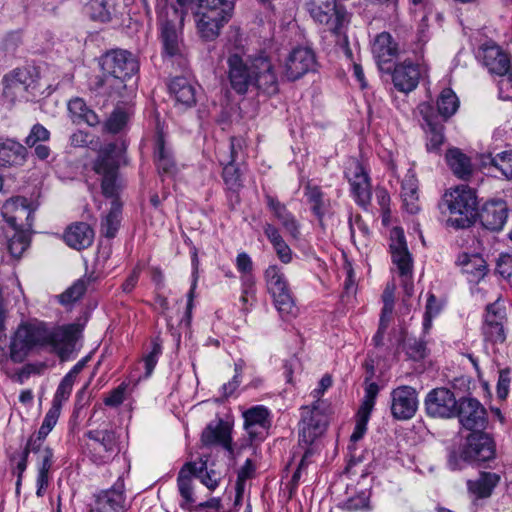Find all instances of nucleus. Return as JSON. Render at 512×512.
I'll return each mask as SVG.
<instances>
[{"instance_id": "f257e3e1", "label": "nucleus", "mask_w": 512, "mask_h": 512, "mask_svg": "<svg viewBox=\"0 0 512 512\" xmlns=\"http://www.w3.org/2000/svg\"><path fill=\"white\" fill-rule=\"evenodd\" d=\"M80 332L76 324L49 329L42 322H24L11 337L10 359L22 363L34 350L50 347L61 360H67L75 349Z\"/></svg>"}, {"instance_id": "f03ea898", "label": "nucleus", "mask_w": 512, "mask_h": 512, "mask_svg": "<svg viewBox=\"0 0 512 512\" xmlns=\"http://www.w3.org/2000/svg\"><path fill=\"white\" fill-rule=\"evenodd\" d=\"M227 65L230 85L238 94H245L251 85L270 95L278 92V78L268 57L244 60L240 55L232 54Z\"/></svg>"}, {"instance_id": "7ed1b4c3", "label": "nucleus", "mask_w": 512, "mask_h": 512, "mask_svg": "<svg viewBox=\"0 0 512 512\" xmlns=\"http://www.w3.org/2000/svg\"><path fill=\"white\" fill-rule=\"evenodd\" d=\"M104 76L98 87L109 97L128 98L137 88L139 63L136 57L126 50H114L103 58Z\"/></svg>"}, {"instance_id": "20e7f679", "label": "nucleus", "mask_w": 512, "mask_h": 512, "mask_svg": "<svg viewBox=\"0 0 512 512\" xmlns=\"http://www.w3.org/2000/svg\"><path fill=\"white\" fill-rule=\"evenodd\" d=\"M186 12L174 5L165 6L158 16L159 38L163 53L169 57L181 55L184 49L183 26Z\"/></svg>"}, {"instance_id": "39448f33", "label": "nucleus", "mask_w": 512, "mask_h": 512, "mask_svg": "<svg viewBox=\"0 0 512 512\" xmlns=\"http://www.w3.org/2000/svg\"><path fill=\"white\" fill-rule=\"evenodd\" d=\"M444 203L450 216L447 225L454 228H465L471 224V217L476 209L477 199L473 189L467 185H459L444 194Z\"/></svg>"}, {"instance_id": "423d86ee", "label": "nucleus", "mask_w": 512, "mask_h": 512, "mask_svg": "<svg viewBox=\"0 0 512 512\" xmlns=\"http://www.w3.org/2000/svg\"><path fill=\"white\" fill-rule=\"evenodd\" d=\"M307 10L313 20L335 35L344 34L350 18L345 7L337 0H307Z\"/></svg>"}, {"instance_id": "0eeeda50", "label": "nucleus", "mask_w": 512, "mask_h": 512, "mask_svg": "<svg viewBox=\"0 0 512 512\" xmlns=\"http://www.w3.org/2000/svg\"><path fill=\"white\" fill-rule=\"evenodd\" d=\"M85 436L87 456L96 465L106 464L118 454V436L112 427L90 429Z\"/></svg>"}, {"instance_id": "6e6552de", "label": "nucleus", "mask_w": 512, "mask_h": 512, "mask_svg": "<svg viewBox=\"0 0 512 512\" xmlns=\"http://www.w3.org/2000/svg\"><path fill=\"white\" fill-rule=\"evenodd\" d=\"M390 241L392 263L401 278L405 294L411 296L413 294V259L408 250L403 230L394 227L390 233Z\"/></svg>"}, {"instance_id": "1a4fd4ad", "label": "nucleus", "mask_w": 512, "mask_h": 512, "mask_svg": "<svg viewBox=\"0 0 512 512\" xmlns=\"http://www.w3.org/2000/svg\"><path fill=\"white\" fill-rule=\"evenodd\" d=\"M495 452V443L488 434L483 433L482 430L471 432L460 457L451 455L448 465L452 470L461 469L462 461L486 462L495 457Z\"/></svg>"}, {"instance_id": "9d476101", "label": "nucleus", "mask_w": 512, "mask_h": 512, "mask_svg": "<svg viewBox=\"0 0 512 512\" xmlns=\"http://www.w3.org/2000/svg\"><path fill=\"white\" fill-rule=\"evenodd\" d=\"M122 153L123 148L110 143L100 150L94 163L95 172L102 175V191L107 197H112L116 193L117 170Z\"/></svg>"}, {"instance_id": "9b49d317", "label": "nucleus", "mask_w": 512, "mask_h": 512, "mask_svg": "<svg viewBox=\"0 0 512 512\" xmlns=\"http://www.w3.org/2000/svg\"><path fill=\"white\" fill-rule=\"evenodd\" d=\"M328 405L325 402L314 403L304 407L299 423V439L305 444H312L326 430L328 425Z\"/></svg>"}, {"instance_id": "f8f14e48", "label": "nucleus", "mask_w": 512, "mask_h": 512, "mask_svg": "<svg viewBox=\"0 0 512 512\" xmlns=\"http://www.w3.org/2000/svg\"><path fill=\"white\" fill-rule=\"evenodd\" d=\"M316 56L309 47H296L282 63V77L288 81H296L307 73L314 71Z\"/></svg>"}, {"instance_id": "ddd939ff", "label": "nucleus", "mask_w": 512, "mask_h": 512, "mask_svg": "<svg viewBox=\"0 0 512 512\" xmlns=\"http://www.w3.org/2000/svg\"><path fill=\"white\" fill-rule=\"evenodd\" d=\"M1 215L14 230H31L34 210L25 197L16 196L4 202Z\"/></svg>"}, {"instance_id": "4468645a", "label": "nucleus", "mask_w": 512, "mask_h": 512, "mask_svg": "<svg viewBox=\"0 0 512 512\" xmlns=\"http://www.w3.org/2000/svg\"><path fill=\"white\" fill-rule=\"evenodd\" d=\"M345 175L351 185V190L356 202L362 207H367L371 201V185L369 176L357 159H351L347 163Z\"/></svg>"}, {"instance_id": "2eb2a0df", "label": "nucleus", "mask_w": 512, "mask_h": 512, "mask_svg": "<svg viewBox=\"0 0 512 512\" xmlns=\"http://www.w3.org/2000/svg\"><path fill=\"white\" fill-rule=\"evenodd\" d=\"M458 403L452 391L436 388L427 394L425 408L431 417L452 418L456 416Z\"/></svg>"}, {"instance_id": "dca6fc26", "label": "nucleus", "mask_w": 512, "mask_h": 512, "mask_svg": "<svg viewBox=\"0 0 512 512\" xmlns=\"http://www.w3.org/2000/svg\"><path fill=\"white\" fill-rule=\"evenodd\" d=\"M391 414L397 420L411 419L418 408L417 392L410 386H400L391 391Z\"/></svg>"}, {"instance_id": "f3484780", "label": "nucleus", "mask_w": 512, "mask_h": 512, "mask_svg": "<svg viewBox=\"0 0 512 512\" xmlns=\"http://www.w3.org/2000/svg\"><path fill=\"white\" fill-rule=\"evenodd\" d=\"M477 57L491 74L504 76L511 69L510 56L494 42L481 45Z\"/></svg>"}, {"instance_id": "a211bd4d", "label": "nucleus", "mask_w": 512, "mask_h": 512, "mask_svg": "<svg viewBox=\"0 0 512 512\" xmlns=\"http://www.w3.org/2000/svg\"><path fill=\"white\" fill-rule=\"evenodd\" d=\"M456 416L462 426L472 432L481 431L487 423L485 408L474 398L461 399Z\"/></svg>"}, {"instance_id": "6ab92c4d", "label": "nucleus", "mask_w": 512, "mask_h": 512, "mask_svg": "<svg viewBox=\"0 0 512 512\" xmlns=\"http://www.w3.org/2000/svg\"><path fill=\"white\" fill-rule=\"evenodd\" d=\"M244 429L251 439H262L271 426V413L264 405L253 406L243 412Z\"/></svg>"}, {"instance_id": "aec40b11", "label": "nucleus", "mask_w": 512, "mask_h": 512, "mask_svg": "<svg viewBox=\"0 0 512 512\" xmlns=\"http://www.w3.org/2000/svg\"><path fill=\"white\" fill-rule=\"evenodd\" d=\"M4 82V96L11 102L16 100H27V93L33 83L32 78L26 70L16 69L11 74L6 75Z\"/></svg>"}, {"instance_id": "412c9836", "label": "nucleus", "mask_w": 512, "mask_h": 512, "mask_svg": "<svg viewBox=\"0 0 512 512\" xmlns=\"http://www.w3.org/2000/svg\"><path fill=\"white\" fill-rule=\"evenodd\" d=\"M198 34L207 41L214 40L220 34V29L228 21L229 15H222L217 10L211 13L194 10Z\"/></svg>"}, {"instance_id": "4be33fe9", "label": "nucleus", "mask_w": 512, "mask_h": 512, "mask_svg": "<svg viewBox=\"0 0 512 512\" xmlns=\"http://www.w3.org/2000/svg\"><path fill=\"white\" fill-rule=\"evenodd\" d=\"M482 225L491 231H500L508 218V206L503 200L486 202L479 214Z\"/></svg>"}, {"instance_id": "5701e85b", "label": "nucleus", "mask_w": 512, "mask_h": 512, "mask_svg": "<svg viewBox=\"0 0 512 512\" xmlns=\"http://www.w3.org/2000/svg\"><path fill=\"white\" fill-rule=\"evenodd\" d=\"M456 265L471 284H478L489 271L486 261L478 254L462 253L458 256Z\"/></svg>"}, {"instance_id": "b1692460", "label": "nucleus", "mask_w": 512, "mask_h": 512, "mask_svg": "<svg viewBox=\"0 0 512 512\" xmlns=\"http://www.w3.org/2000/svg\"><path fill=\"white\" fill-rule=\"evenodd\" d=\"M420 77L421 70L419 65L413 64L410 61H404L396 65L392 80L397 90L409 93L418 86Z\"/></svg>"}, {"instance_id": "393cba45", "label": "nucleus", "mask_w": 512, "mask_h": 512, "mask_svg": "<svg viewBox=\"0 0 512 512\" xmlns=\"http://www.w3.org/2000/svg\"><path fill=\"white\" fill-rule=\"evenodd\" d=\"M266 204L274 217L280 222L283 229L292 239L298 240L301 236L300 223L296 217L287 209L286 205L271 195H266Z\"/></svg>"}, {"instance_id": "a878e982", "label": "nucleus", "mask_w": 512, "mask_h": 512, "mask_svg": "<svg viewBox=\"0 0 512 512\" xmlns=\"http://www.w3.org/2000/svg\"><path fill=\"white\" fill-rule=\"evenodd\" d=\"M91 512H125V496L122 489L113 487L95 496Z\"/></svg>"}, {"instance_id": "bb28decb", "label": "nucleus", "mask_w": 512, "mask_h": 512, "mask_svg": "<svg viewBox=\"0 0 512 512\" xmlns=\"http://www.w3.org/2000/svg\"><path fill=\"white\" fill-rule=\"evenodd\" d=\"M398 51V44L388 32L378 34L372 43V53L382 70L385 64L397 57Z\"/></svg>"}, {"instance_id": "cd10ccee", "label": "nucleus", "mask_w": 512, "mask_h": 512, "mask_svg": "<svg viewBox=\"0 0 512 512\" xmlns=\"http://www.w3.org/2000/svg\"><path fill=\"white\" fill-rule=\"evenodd\" d=\"M503 314L500 309H496L495 304L487 306L485 315L483 334L486 340L492 343H503L506 339L503 327Z\"/></svg>"}, {"instance_id": "c85d7f7f", "label": "nucleus", "mask_w": 512, "mask_h": 512, "mask_svg": "<svg viewBox=\"0 0 512 512\" xmlns=\"http://www.w3.org/2000/svg\"><path fill=\"white\" fill-rule=\"evenodd\" d=\"M196 474L197 464L192 462L186 463L178 474L177 486L182 498L180 507L183 509L190 510L196 502L192 485V477Z\"/></svg>"}, {"instance_id": "c756f323", "label": "nucleus", "mask_w": 512, "mask_h": 512, "mask_svg": "<svg viewBox=\"0 0 512 512\" xmlns=\"http://www.w3.org/2000/svg\"><path fill=\"white\" fill-rule=\"evenodd\" d=\"M64 240L71 248L82 250L92 245L94 240V231L89 224L76 222L66 229L64 233Z\"/></svg>"}, {"instance_id": "7c9ffc66", "label": "nucleus", "mask_w": 512, "mask_h": 512, "mask_svg": "<svg viewBox=\"0 0 512 512\" xmlns=\"http://www.w3.org/2000/svg\"><path fill=\"white\" fill-rule=\"evenodd\" d=\"M26 148L12 139L0 138V166L11 167L24 164Z\"/></svg>"}, {"instance_id": "2f4dec72", "label": "nucleus", "mask_w": 512, "mask_h": 512, "mask_svg": "<svg viewBox=\"0 0 512 512\" xmlns=\"http://www.w3.org/2000/svg\"><path fill=\"white\" fill-rule=\"evenodd\" d=\"M169 91L174 97L176 105L188 108L196 103L194 86L184 77H176L169 84Z\"/></svg>"}, {"instance_id": "473e14b6", "label": "nucleus", "mask_w": 512, "mask_h": 512, "mask_svg": "<svg viewBox=\"0 0 512 512\" xmlns=\"http://www.w3.org/2000/svg\"><path fill=\"white\" fill-rule=\"evenodd\" d=\"M70 118L75 124L86 123L89 126H95L99 123L97 114L91 110L82 98H74L68 103Z\"/></svg>"}, {"instance_id": "72a5a7b5", "label": "nucleus", "mask_w": 512, "mask_h": 512, "mask_svg": "<svg viewBox=\"0 0 512 512\" xmlns=\"http://www.w3.org/2000/svg\"><path fill=\"white\" fill-rule=\"evenodd\" d=\"M403 205L405 209L415 214L420 210L419 196H418V184L415 174L412 170H409L405 179L402 182Z\"/></svg>"}, {"instance_id": "f704fd0d", "label": "nucleus", "mask_w": 512, "mask_h": 512, "mask_svg": "<svg viewBox=\"0 0 512 512\" xmlns=\"http://www.w3.org/2000/svg\"><path fill=\"white\" fill-rule=\"evenodd\" d=\"M446 162L454 175L459 179L467 180L472 175L471 161L459 149H449L446 153Z\"/></svg>"}, {"instance_id": "c9c22d12", "label": "nucleus", "mask_w": 512, "mask_h": 512, "mask_svg": "<svg viewBox=\"0 0 512 512\" xmlns=\"http://www.w3.org/2000/svg\"><path fill=\"white\" fill-rule=\"evenodd\" d=\"M263 229L264 234L272 244L279 260L284 264H289L293 259V252L285 242L278 228L270 223H266Z\"/></svg>"}, {"instance_id": "e433bc0d", "label": "nucleus", "mask_w": 512, "mask_h": 512, "mask_svg": "<svg viewBox=\"0 0 512 512\" xmlns=\"http://www.w3.org/2000/svg\"><path fill=\"white\" fill-rule=\"evenodd\" d=\"M500 476L496 473L483 472L476 480H469L467 487L470 493L477 498H487L499 483Z\"/></svg>"}, {"instance_id": "4c0bfd02", "label": "nucleus", "mask_w": 512, "mask_h": 512, "mask_svg": "<svg viewBox=\"0 0 512 512\" xmlns=\"http://www.w3.org/2000/svg\"><path fill=\"white\" fill-rule=\"evenodd\" d=\"M154 155L159 173L171 175L176 171V165L173 159L172 152L165 146L162 137H159L157 140Z\"/></svg>"}, {"instance_id": "58836bf2", "label": "nucleus", "mask_w": 512, "mask_h": 512, "mask_svg": "<svg viewBox=\"0 0 512 512\" xmlns=\"http://www.w3.org/2000/svg\"><path fill=\"white\" fill-rule=\"evenodd\" d=\"M264 278L270 295L283 292L290 288L284 272L277 265L268 266L265 270Z\"/></svg>"}, {"instance_id": "ea45409f", "label": "nucleus", "mask_w": 512, "mask_h": 512, "mask_svg": "<svg viewBox=\"0 0 512 512\" xmlns=\"http://www.w3.org/2000/svg\"><path fill=\"white\" fill-rule=\"evenodd\" d=\"M201 440L205 445L219 444L227 449L230 448L231 438L229 429L222 424H218L216 426H207V428L202 433Z\"/></svg>"}, {"instance_id": "a19ab883", "label": "nucleus", "mask_w": 512, "mask_h": 512, "mask_svg": "<svg viewBox=\"0 0 512 512\" xmlns=\"http://www.w3.org/2000/svg\"><path fill=\"white\" fill-rule=\"evenodd\" d=\"M459 100L451 88H445L441 91L437 99L438 114L447 119L457 111Z\"/></svg>"}, {"instance_id": "79ce46f5", "label": "nucleus", "mask_w": 512, "mask_h": 512, "mask_svg": "<svg viewBox=\"0 0 512 512\" xmlns=\"http://www.w3.org/2000/svg\"><path fill=\"white\" fill-rule=\"evenodd\" d=\"M121 207L117 201H113L109 213L101 223V232L108 238H113L120 226Z\"/></svg>"}, {"instance_id": "37998d69", "label": "nucleus", "mask_w": 512, "mask_h": 512, "mask_svg": "<svg viewBox=\"0 0 512 512\" xmlns=\"http://www.w3.org/2000/svg\"><path fill=\"white\" fill-rule=\"evenodd\" d=\"M274 301V305L280 315L284 317L294 316L296 314L295 301L290 288L283 292L275 293L271 295Z\"/></svg>"}, {"instance_id": "c03bdc74", "label": "nucleus", "mask_w": 512, "mask_h": 512, "mask_svg": "<svg viewBox=\"0 0 512 512\" xmlns=\"http://www.w3.org/2000/svg\"><path fill=\"white\" fill-rule=\"evenodd\" d=\"M84 11L94 21L105 23L111 20V11L106 0H89Z\"/></svg>"}, {"instance_id": "a18cd8bd", "label": "nucleus", "mask_w": 512, "mask_h": 512, "mask_svg": "<svg viewBox=\"0 0 512 512\" xmlns=\"http://www.w3.org/2000/svg\"><path fill=\"white\" fill-rule=\"evenodd\" d=\"M14 231L15 232L13 236L8 240L7 249L13 258L19 259L30 245V239L28 235L30 230Z\"/></svg>"}, {"instance_id": "49530a36", "label": "nucleus", "mask_w": 512, "mask_h": 512, "mask_svg": "<svg viewBox=\"0 0 512 512\" xmlns=\"http://www.w3.org/2000/svg\"><path fill=\"white\" fill-rule=\"evenodd\" d=\"M89 284L88 278H81L74 282L69 288H67L62 294L58 296L59 302L63 305H69L79 300Z\"/></svg>"}, {"instance_id": "de8ad7c7", "label": "nucleus", "mask_w": 512, "mask_h": 512, "mask_svg": "<svg viewBox=\"0 0 512 512\" xmlns=\"http://www.w3.org/2000/svg\"><path fill=\"white\" fill-rule=\"evenodd\" d=\"M193 2L195 10L208 13L217 10L222 15H229V11L233 6L232 0H193Z\"/></svg>"}, {"instance_id": "09e8293b", "label": "nucleus", "mask_w": 512, "mask_h": 512, "mask_svg": "<svg viewBox=\"0 0 512 512\" xmlns=\"http://www.w3.org/2000/svg\"><path fill=\"white\" fill-rule=\"evenodd\" d=\"M305 195L308 199V202L311 204V209L313 213L321 219L325 213V203L323 199V193L316 186L308 185L306 187Z\"/></svg>"}, {"instance_id": "8fccbe9b", "label": "nucleus", "mask_w": 512, "mask_h": 512, "mask_svg": "<svg viewBox=\"0 0 512 512\" xmlns=\"http://www.w3.org/2000/svg\"><path fill=\"white\" fill-rule=\"evenodd\" d=\"M443 125L441 123L427 126V150L429 152L438 151L444 142Z\"/></svg>"}, {"instance_id": "3c124183", "label": "nucleus", "mask_w": 512, "mask_h": 512, "mask_svg": "<svg viewBox=\"0 0 512 512\" xmlns=\"http://www.w3.org/2000/svg\"><path fill=\"white\" fill-rule=\"evenodd\" d=\"M364 384H365V389H364L365 394H364L362 403H361L358 411H362V412L371 414V412L374 408V405H375L376 397H377L380 389H379L378 384L375 382L365 380Z\"/></svg>"}, {"instance_id": "603ef678", "label": "nucleus", "mask_w": 512, "mask_h": 512, "mask_svg": "<svg viewBox=\"0 0 512 512\" xmlns=\"http://www.w3.org/2000/svg\"><path fill=\"white\" fill-rule=\"evenodd\" d=\"M74 382L75 381L70 379V376H64L54 395L52 401L53 407H56L57 409L61 410L62 404L66 402L71 395Z\"/></svg>"}, {"instance_id": "864d4df0", "label": "nucleus", "mask_w": 512, "mask_h": 512, "mask_svg": "<svg viewBox=\"0 0 512 512\" xmlns=\"http://www.w3.org/2000/svg\"><path fill=\"white\" fill-rule=\"evenodd\" d=\"M491 163L505 178L512 179V150L496 154Z\"/></svg>"}, {"instance_id": "5fc2aeb1", "label": "nucleus", "mask_w": 512, "mask_h": 512, "mask_svg": "<svg viewBox=\"0 0 512 512\" xmlns=\"http://www.w3.org/2000/svg\"><path fill=\"white\" fill-rule=\"evenodd\" d=\"M351 230V238L355 244H360L362 246H366L369 237V228L367 225L360 219V217H356L354 221L350 223Z\"/></svg>"}, {"instance_id": "6e6d98bb", "label": "nucleus", "mask_w": 512, "mask_h": 512, "mask_svg": "<svg viewBox=\"0 0 512 512\" xmlns=\"http://www.w3.org/2000/svg\"><path fill=\"white\" fill-rule=\"evenodd\" d=\"M222 175L230 190H238L242 186L241 174L235 163H227L223 168Z\"/></svg>"}, {"instance_id": "4d7b16f0", "label": "nucleus", "mask_w": 512, "mask_h": 512, "mask_svg": "<svg viewBox=\"0 0 512 512\" xmlns=\"http://www.w3.org/2000/svg\"><path fill=\"white\" fill-rule=\"evenodd\" d=\"M193 476L200 479L201 483L211 491L215 490L219 485V474L215 470L207 471L205 463L197 466V474Z\"/></svg>"}, {"instance_id": "13d9d810", "label": "nucleus", "mask_w": 512, "mask_h": 512, "mask_svg": "<svg viewBox=\"0 0 512 512\" xmlns=\"http://www.w3.org/2000/svg\"><path fill=\"white\" fill-rule=\"evenodd\" d=\"M127 121L128 115L124 111L116 109L106 121L105 128L110 133H118L125 127Z\"/></svg>"}, {"instance_id": "bf43d9fd", "label": "nucleus", "mask_w": 512, "mask_h": 512, "mask_svg": "<svg viewBox=\"0 0 512 512\" xmlns=\"http://www.w3.org/2000/svg\"><path fill=\"white\" fill-rule=\"evenodd\" d=\"M161 353V344L158 341L154 340L152 342L151 351L143 358L145 366V377H149L152 374Z\"/></svg>"}, {"instance_id": "052dcab7", "label": "nucleus", "mask_w": 512, "mask_h": 512, "mask_svg": "<svg viewBox=\"0 0 512 512\" xmlns=\"http://www.w3.org/2000/svg\"><path fill=\"white\" fill-rule=\"evenodd\" d=\"M370 415L371 414L362 411L357 412L354 431L350 436V441L352 443H356L357 441L363 438L367 430V424L370 419Z\"/></svg>"}, {"instance_id": "680f3d73", "label": "nucleus", "mask_w": 512, "mask_h": 512, "mask_svg": "<svg viewBox=\"0 0 512 512\" xmlns=\"http://www.w3.org/2000/svg\"><path fill=\"white\" fill-rule=\"evenodd\" d=\"M406 354L409 358L418 361L427 356V347L422 340H409L406 344Z\"/></svg>"}, {"instance_id": "e2e57ef3", "label": "nucleus", "mask_w": 512, "mask_h": 512, "mask_svg": "<svg viewBox=\"0 0 512 512\" xmlns=\"http://www.w3.org/2000/svg\"><path fill=\"white\" fill-rule=\"evenodd\" d=\"M370 494L367 490L357 493L345 502V507L349 511H357L367 509L369 506Z\"/></svg>"}, {"instance_id": "0e129e2a", "label": "nucleus", "mask_w": 512, "mask_h": 512, "mask_svg": "<svg viewBox=\"0 0 512 512\" xmlns=\"http://www.w3.org/2000/svg\"><path fill=\"white\" fill-rule=\"evenodd\" d=\"M61 410L57 409L56 407L51 406V408L46 413L44 420L42 422L41 427L38 430L39 435L41 436H48V434L52 431V429L55 427L58 418L60 416Z\"/></svg>"}, {"instance_id": "69168bd1", "label": "nucleus", "mask_w": 512, "mask_h": 512, "mask_svg": "<svg viewBox=\"0 0 512 512\" xmlns=\"http://www.w3.org/2000/svg\"><path fill=\"white\" fill-rule=\"evenodd\" d=\"M49 131L40 124H36L32 127L29 135L27 136L25 143L29 147L35 146L38 142L47 141L49 139Z\"/></svg>"}, {"instance_id": "338daca9", "label": "nucleus", "mask_w": 512, "mask_h": 512, "mask_svg": "<svg viewBox=\"0 0 512 512\" xmlns=\"http://www.w3.org/2000/svg\"><path fill=\"white\" fill-rule=\"evenodd\" d=\"M126 383H121L118 387L113 389L105 398L104 404L109 407H117L123 403L125 399V392L127 389Z\"/></svg>"}, {"instance_id": "774afa93", "label": "nucleus", "mask_w": 512, "mask_h": 512, "mask_svg": "<svg viewBox=\"0 0 512 512\" xmlns=\"http://www.w3.org/2000/svg\"><path fill=\"white\" fill-rule=\"evenodd\" d=\"M417 113L422 116L426 126L440 123L434 107L429 102L420 103L417 107Z\"/></svg>"}]
</instances>
